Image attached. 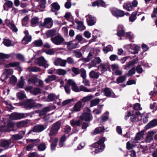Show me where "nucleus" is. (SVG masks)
I'll list each match as a JSON object with an SVG mask.
<instances>
[{"mask_svg": "<svg viewBox=\"0 0 157 157\" xmlns=\"http://www.w3.org/2000/svg\"><path fill=\"white\" fill-rule=\"evenodd\" d=\"M105 140V138L103 137L100 139L98 141L90 146L91 147L97 148L94 151L95 153H98L104 150L105 147V145L104 144Z\"/></svg>", "mask_w": 157, "mask_h": 157, "instance_id": "obj_1", "label": "nucleus"}, {"mask_svg": "<svg viewBox=\"0 0 157 157\" xmlns=\"http://www.w3.org/2000/svg\"><path fill=\"white\" fill-rule=\"evenodd\" d=\"M23 105L25 108H40L41 107L40 104H36L32 99H28L20 101V106Z\"/></svg>", "mask_w": 157, "mask_h": 157, "instance_id": "obj_2", "label": "nucleus"}, {"mask_svg": "<svg viewBox=\"0 0 157 157\" xmlns=\"http://www.w3.org/2000/svg\"><path fill=\"white\" fill-rule=\"evenodd\" d=\"M80 119L85 121H90L92 120L93 117L90 113V109H86L82 113Z\"/></svg>", "mask_w": 157, "mask_h": 157, "instance_id": "obj_3", "label": "nucleus"}, {"mask_svg": "<svg viewBox=\"0 0 157 157\" xmlns=\"http://www.w3.org/2000/svg\"><path fill=\"white\" fill-rule=\"evenodd\" d=\"M61 124V120H59L53 124L50 129L49 133V135H55L56 134L60 128Z\"/></svg>", "mask_w": 157, "mask_h": 157, "instance_id": "obj_4", "label": "nucleus"}, {"mask_svg": "<svg viewBox=\"0 0 157 157\" xmlns=\"http://www.w3.org/2000/svg\"><path fill=\"white\" fill-rule=\"evenodd\" d=\"M110 11L113 15L117 18L123 17L125 15L124 11L116 8L111 9Z\"/></svg>", "mask_w": 157, "mask_h": 157, "instance_id": "obj_5", "label": "nucleus"}, {"mask_svg": "<svg viewBox=\"0 0 157 157\" xmlns=\"http://www.w3.org/2000/svg\"><path fill=\"white\" fill-rule=\"evenodd\" d=\"M35 63L40 66L44 67L45 68L48 67V65L46 63L47 61L43 56L36 58L35 60Z\"/></svg>", "mask_w": 157, "mask_h": 157, "instance_id": "obj_6", "label": "nucleus"}, {"mask_svg": "<svg viewBox=\"0 0 157 157\" xmlns=\"http://www.w3.org/2000/svg\"><path fill=\"white\" fill-rule=\"evenodd\" d=\"M51 40L52 42L56 45L60 44L64 40V39L61 36L57 35L54 37H52Z\"/></svg>", "mask_w": 157, "mask_h": 157, "instance_id": "obj_7", "label": "nucleus"}, {"mask_svg": "<svg viewBox=\"0 0 157 157\" xmlns=\"http://www.w3.org/2000/svg\"><path fill=\"white\" fill-rule=\"evenodd\" d=\"M13 70L12 69H6L5 71L2 75L0 79L2 82H3L7 79L10 75H11L13 73Z\"/></svg>", "mask_w": 157, "mask_h": 157, "instance_id": "obj_8", "label": "nucleus"}, {"mask_svg": "<svg viewBox=\"0 0 157 157\" xmlns=\"http://www.w3.org/2000/svg\"><path fill=\"white\" fill-rule=\"evenodd\" d=\"M103 92L104 94L108 97L114 98L116 97L115 94L112 92V90L109 88L106 87L103 90Z\"/></svg>", "mask_w": 157, "mask_h": 157, "instance_id": "obj_9", "label": "nucleus"}, {"mask_svg": "<svg viewBox=\"0 0 157 157\" xmlns=\"http://www.w3.org/2000/svg\"><path fill=\"white\" fill-rule=\"evenodd\" d=\"M13 56L14 54L13 53L6 54L3 53H0V65L3 64L6 59L13 57Z\"/></svg>", "mask_w": 157, "mask_h": 157, "instance_id": "obj_10", "label": "nucleus"}, {"mask_svg": "<svg viewBox=\"0 0 157 157\" xmlns=\"http://www.w3.org/2000/svg\"><path fill=\"white\" fill-rule=\"evenodd\" d=\"M156 131H150L148 132L145 140L147 143H150L153 140V135L156 133Z\"/></svg>", "mask_w": 157, "mask_h": 157, "instance_id": "obj_11", "label": "nucleus"}, {"mask_svg": "<svg viewBox=\"0 0 157 157\" xmlns=\"http://www.w3.org/2000/svg\"><path fill=\"white\" fill-rule=\"evenodd\" d=\"M117 33L116 35L118 37H122L124 36L125 31L124 29V27L122 25H119L117 27Z\"/></svg>", "mask_w": 157, "mask_h": 157, "instance_id": "obj_12", "label": "nucleus"}, {"mask_svg": "<svg viewBox=\"0 0 157 157\" xmlns=\"http://www.w3.org/2000/svg\"><path fill=\"white\" fill-rule=\"evenodd\" d=\"M87 16L88 18L86 19V21L88 25L91 26L94 25L96 22V18L94 17H92L90 15H88Z\"/></svg>", "mask_w": 157, "mask_h": 157, "instance_id": "obj_13", "label": "nucleus"}, {"mask_svg": "<svg viewBox=\"0 0 157 157\" xmlns=\"http://www.w3.org/2000/svg\"><path fill=\"white\" fill-rule=\"evenodd\" d=\"M157 125V120L156 119H154L151 121L145 126V129L147 130L150 128L155 127Z\"/></svg>", "mask_w": 157, "mask_h": 157, "instance_id": "obj_14", "label": "nucleus"}, {"mask_svg": "<svg viewBox=\"0 0 157 157\" xmlns=\"http://www.w3.org/2000/svg\"><path fill=\"white\" fill-rule=\"evenodd\" d=\"M14 126V123L10 120L8 122L7 126L6 127H4L3 131H10L13 129V127Z\"/></svg>", "mask_w": 157, "mask_h": 157, "instance_id": "obj_15", "label": "nucleus"}, {"mask_svg": "<svg viewBox=\"0 0 157 157\" xmlns=\"http://www.w3.org/2000/svg\"><path fill=\"white\" fill-rule=\"evenodd\" d=\"M53 109H43L42 110H36L34 112L35 113L39 114V116L41 117L46 115L47 113Z\"/></svg>", "mask_w": 157, "mask_h": 157, "instance_id": "obj_16", "label": "nucleus"}, {"mask_svg": "<svg viewBox=\"0 0 157 157\" xmlns=\"http://www.w3.org/2000/svg\"><path fill=\"white\" fill-rule=\"evenodd\" d=\"M6 22L8 26L13 31L15 32H17V29L12 22H10L8 19L6 20Z\"/></svg>", "mask_w": 157, "mask_h": 157, "instance_id": "obj_17", "label": "nucleus"}, {"mask_svg": "<svg viewBox=\"0 0 157 157\" xmlns=\"http://www.w3.org/2000/svg\"><path fill=\"white\" fill-rule=\"evenodd\" d=\"M45 129L44 126L42 125L39 124L35 126L33 128V131L36 132H39Z\"/></svg>", "mask_w": 157, "mask_h": 157, "instance_id": "obj_18", "label": "nucleus"}, {"mask_svg": "<svg viewBox=\"0 0 157 157\" xmlns=\"http://www.w3.org/2000/svg\"><path fill=\"white\" fill-rule=\"evenodd\" d=\"M36 1L40 3L38 6V8L40 11H43L45 7L46 0H36Z\"/></svg>", "mask_w": 157, "mask_h": 157, "instance_id": "obj_19", "label": "nucleus"}, {"mask_svg": "<svg viewBox=\"0 0 157 157\" xmlns=\"http://www.w3.org/2000/svg\"><path fill=\"white\" fill-rule=\"evenodd\" d=\"M51 6L52 7L51 11L52 12H55V11H58L60 9V6L57 2L53 3Z\"/></svg>", "mask_w": 157, "mask_h": 157, "instance_id": "obj_20", "label": "nucleus"}, {"mask_svg": "<svg viewBox=\"0 0 157 157\" xmlns=\"http://www.w3.org/2000/svg\"><path fill=\"white\" fill-rule=\"evenodd\" d=\"M126 77L127 75H124L120 76L117 78L116 81H113V82L118 84L122 83L126 80Z\"/></svg>", "mask_w": 157, "mask_h": 157, "instance_id": "obj_21", "label": "nucleus"}, {"mask_svg": "<svg viewBox=\"0 0 157 157\" xmlns=\"http://www.w3.org/2000/svg\"><path fill=\"white\" fill-rule=\"evenodd\" d=\"M11 144V141L10 140H2L1 141L2 146L6 148H8L9 147H12V146H10Z\"/></svg>", "mask_w": 157, "mask_h": 157, "instance_id": "obj_22", "label": "nucleus"}, {"mask_svg": "<svg viewBox=\"0 0 157 157\" xmlns=\"http://www.w3.org/2000/svg\"><path fill=\"white\" fill-rule=\"evenodd\" d=\"M32 40V37L31 36H25L21 40V43L22 44L25 45L27 44L29 42H30Z\"/></svg>", "mask_w": 157, "mask_h": 157, "instance_id": "obj_23", "label": "nucleus"}, {"mask_svg": "<svg viewBox=\"0 0 157 157\" xmlns=\"http://www.w3.org/2000/svg\"><path fill=\"white\" fill-rule=\"evenodd\" d=\"M123 7L124 9L126 10L127 11H130L133 10V7L131 5V3L130 2H127L126 3H124L123 5Z\"/></svg>", "mask_w": 157, "mask_h": 157, "instance_id": "obj_24", "label": "nucleus"}, {"mask_svg": "<svg viewBox=\"0 0 157 157\" xmlns=\"http://www.w3.org/2000/svg\"><path fill=\"white\" fill-rule=\"evenodd\" d=\"M44 23L46 24V27L50 28L52 25V23H51L52 18H46L44 19Z\"/></svg>", "mask_w": 157, "mask_h": 157, "instance_id": "obj_25", "label": "nucleus"}, {"mask_svg": "<svg viewBox=\"0 0 157 157\" xmlns=\"http://www.w3.org/2000/svg\"><path fill=\"white\" fill-rule=\"evenodd\" d=\"M70 123L71 126L72 127H74L75 125L80 126L82 123L80 120H76L73 119L71 120Z\"/></svg>", "mask_w": 157, "mask_h": 157, "instance_id": "obj_26", "label": "nucleus"}, {"mask_svg": "<svg viewBox=\"0 0 157 157\" xmlns=\"http://www.w3.org/2000/svg\"><path fill=\"white\" fill-rule=\"evenodd\" d=\"M105 129L104 127H97L95 128L93 132H92V133L94 135H96L97 134L100 133L101 132H104L105 131Z\"/></svg>", "mask_w": 157, "mask_h": 157, "instance_id": "obj_27", "label": "nucleus"}, {"mask_svg": "<svg viewBox=\"0 0 157 157\" xmlns=\"http://www.w3.org/2000/svg\"><path fill=\"white\" fill-rule=\"evenodd\" d=\"M58 141V139L56 137L53 140L51 144V149L52 151H54L55 150Z\"/></svg>", "mask_w": 157, "mask_h": 157, "instance_id": "obj_28", "label": "nucleus"}, {"mask_svg": "<svg viewBox=\"0 0 157 157\" xmlns=\"http://www.w3.org/2000/svg\"><path fill=\"white\" fill-rule=\"evenodd\" d=\"M27 141H29L32 143V144L33 145L34 147V146H37L39 144L40 140L39 139H27Z\"/></svg>", "mask_w": 157, "mask_h": 157, "instance_id": "obj_29", "label": "nucleus"}, {"mask_svg": "<svg viewBox=\"0 0 157 157\" xmlns=\"http://www.w3.org/2000/svg\"><path fill=\"white\" fill-rule=\"evenodd\" d=\"M56 79V75H49L48 78L45 80V81L46 83H49L51 81L55 80Z\"/></svg>", "mask_w": 157, "mask_h": 157, "instance_id": "obj_30", "label": "nucleus"}, {"mask_svg": "<svg viewBox=\"0 0 157 157\" xmlns=\"http://www.w3.org/2000/svg\"><path fill=\"white\" fill-rule=\"evenodd\" d=\"M35 114L34 112H32L28 113H20V119L25 118L28 116H30V117H32V115Z\"/></svg>", "mask_w": 157, "mask_h": 157, "instance_id": "obj_31", "label": "nucleus"}, {"mask_svg": "<svg viewBox=\"0 0 157 157\" xmlns=\"http://www.w3.org/2000/svg\"><path fill=\"white\" fill-rule=\"evenodd\" d=\"M19 65V63L17 62H14L13 63H10L8 64H6L5 66L6 68H9L11 67H14L18 66Z\"/></svg>", "mask_w": 157, "mask_h": 157, "instance_id": "obj_32", "label": "nucleus"}, {"mask_svg": "<svg viewBox=\"0 0 157 157\" xmlns=\"http://www.w3.org/2000/svg\"><path fill=\"white\" fill-rule=\"evenodd\" d=\"M137 12L136 11L132 12L131 16L129 17V19L130 21L133 22L136 19V16L137 15Z\"/></svg>", "mask_w": 157, "mask_h": 157, "instance_id": "obj_33", "label": "nucleus"}, {"mask_svg": "<svg viewBox=\"0 0 157 157\" xmlns=\"http://www.w3.org/2000/svg\"><path fill=\"white\" fill-rule=\"evenodd\" d=\"M46 145L44 143L39 144L37 146V149L39 151H44L46 149Z\"/></svg>", "mask_w": 157, "mask_h": 157, "instance_id": "obj_34", "label": "nucleus"}, {"mask_svg": "<svg viewBox=\"0 0 157 157\" xmlns=\"http://www.w3.org/2000/svg\"><path fill=\"white\" fill-rule=\"evenodd\" d=\"M90 77L91 78H98L99 76L98 74L93 70L91 71L89 73Z\"/></svg>", "mask_w": 157, "mask_h": 157, "instance_id": "obj_35", "label": "nucleus"}, {"mask_svg": "<svg viewBox=\"0 0 157 157\" xmlns=\"http://www.w3.org/2000/svg\"><path fill=\"white\" fill-rule=\"evenodd\" d=\"M144 135V131H142L141 132H138L136 136V139L137 140H140L143 137Z\"/></svg>", "mask_w": 157, "mask_h": 157, "instance_id": "obj_36", "label": "nucleus"}, {"mask_svg": "<svg viewBox=\"0 0 157 157\" xmlns=\"http://www.w3.org/2000/svg\"><path fill=\"white\" fill-rule=\"evenodd\" d=\"M100 100L99 99L96 98L90 101V107H92L97 105L99 102Z\"/></svg>", "mask_w": 157, "mask_h": 157, "instance_id": "obj_37", "label": "nucleus"}, {"mask_svg": "<svg viewBox=\"0 0 157 157\" xmlns=\"http://www.w3.org/2000/svg\"><path fill=\"white\" fill-rule=\"evenodd\" d=\"M33 44L35 45L36 47H40L43 44V43L41 39L35 40L33 42Z\"/></svg>", "mask_w": 157, "mask_h": 157, "instance_id": "obj_38", "label": "nucleus"}, {"mask_svg": "<svg viewBox=\"0 0 157 157\" xmlns=\"http://www.w3.org/2000/svg\"><path fill=\"white\" fill-rule=\"evenodd\" d=\"M100 67L101 68V71L102 73H104L108 70L110 69V68L109 67H106V65L104 64L101 63L100 65Z\"/></svg>", "mask_w": 157, "mask_h": 157, "instance_id": "obj_39", "label": "nucleus"}, {"mask_svg": "<svg viewBox=\"0 0 157 157\" xmlns=\"http://www.w3.org/2000/svg\"><path fill=\"white\" fill-rule=\"evenodd\" d=\"M10 119L12 120H17L20 118V114L16 113H12L10 117Z\"/></svg>", "mask_w": 157, "mask_h": 157, "instance_id": "obj_40", "label": "nucleus"}, {"mask_svg": "<svg viewBox=\"0 0 157 157\" xmlns=\"http://www.w3.org/2000/svg\"><path fill=\"white\" fill-rule=\"evenodd\" d=\"M135 68L133 67L128 72L125 74V75H127V76H131L133 75L135 73Z\"/></svg>", "mask_w": 157, "mask_h": 157, "instance_id": "obj_41", "label": "nucleus"}, {"mask_svg": "<svg viewBox=\"0 0 157 157\" xmlns=\"http://www.w3.org/2000/svg\"><path fill=\"white\" fill-rule=\"evenodd\" d=\"M101 62V60L99 57H96L92 61V64L94 66L96 65L97 64Z\"/></svg>", "mask_w": 157, "mask_h": 157, "instance_id": "obj_42", "label": "nucleus"}, {"mask_svg": "<svg viewBox=\"0 0 157 157\" xmlns=\"http://www.w3.org/2000/svg\"><path fill=\"white\" fill-rule=\"evenodd\" d=\"M80 71L81 73V76L82 78L84 79L86 78V71L85 70L84 68H82L80 69Z\"/></svg>", "mask_w": 157, "mask_h": 157, "instance_id": "obj_43", "label": "nucleus"}, {"mask_svg": "<svg viewBox=\"0 0 157 157\" xmlns=\"http://www.w3.org/2000/svg\"><path fill=\"white\" fill-rule=\"evenodd\" d=\"M29 71L33 72H37L40 71V68L37 67H29L28 68Z\"/></svg>", "mask_w": 157, "mask_h": 157, "instance_id": "obj_44", "label": "nucleus"}, {"mask_svg": "<svg viewBox=\"0 0 157 157\" xmlns=\"http://www.w3.org/2000/svg\"><path fill=\"white\" fill-rule=\"evenodd\" d=\"M93 96L92 95H88L87 96L84 97L81 99V100L83 102H87L92 99Z\"/></svg>", "mask_w": 157, "mask_h": 157, "instance_id": "obj_45", "label": "nucleus"}, {"mask_svg": "<svg viewBox=\"0 0 157 157\" xmlns=\"http://www.w3.org/2000/svg\"><path fill=\"white\" fill-rule=\"evenodd\" d=\"M31 92L35 95H36L41 93V90L39 88H35L33 90L31 91Z\"/></svg>", "mask_w": 157, "mask_h": 157, "instance_id": "obj_46", "label": "nucleus"}, {"mask_svg": "<svg viewBox=\"0 0 157 157\" xmlns=\"http://www.w3.org/2000/svg\"><path fill=\"white\" fill-rule=\"evenodd\" d=\"M28 81L29 84H35L37 82V78L35 77L31 78L28 79Z\"/></svg>", "mask_w": 157, "mask_h": 157, "instance_id": "obj_47", "label": "nucleus"}, {"mask_svg": "<svg viewBox=\"0 0 157 157\" xmlns=\"http://www.w3.org/2000/svg\"><path fill=\"white\" fill-rule=\"evenodd\" d=\"M3 43L5 46L7 47H9L12 45L11 41L9 39H4Z\"/></svg>", "mask_w": 157, "mask_h": 157, "instance_id": "obj_48", "label": "nucleus"}, {"mask_svg": "<svg viewBox=\"0 0 157 157\" xmlns=\"http://www.w3.org/2000/svg\"><path fill=\"white\" fill-rule=\"evenodd\" d=\"M55 32V30L53 29L47 31L46 33V34L48 36H53L54 35Z\"/></svg>", "mask_w": 157, "mask_h": 157, "instance_id": "obj_49", "label": "nucleus"}, {"mask_svg": "<svg viewBox=\"0 0 157 157\" xmlns=\"http://www.w3.org/2000/svg\"><path fill=\"white\" fill-rule=\"evenodd\" d=\"M57 74L59 75H64L66 73V71L63 69H59L56 71Z\"/></svg>", "mask_w": 157, "mask_h": 157, "instance_id": "obj_50", "label": "nucleus"}, {"mask_svg": "<svg viewBox=\"0 0 157 157\" xmlns=\"http://www.w3.org/2000/svg\"><path fill=\"white\" fill-rule=\"evenodd\" d=\"M29 19V17L28 16H25L22 20L21 22L22 25L23 26H26L28 21Z\"/></svg>", "mask_w": 157, "mask_h": 157, "instance_id": "obj_51", "label": "nucleus"}, {"mask_svg": "<svg viewBox=\"0 0 157 157\" xmlns=\"http://www.w3.org/2000/svg\"><path fill=\"white\" fill-rule=\"evenodd\" d=\"M105 114L106 116H103L101 117V123L103 122H105L108 120L109 119L108 115H109V112H106L105 113Z\"/></svg>", "mask_w": 157, "mask_h": 157, "instance_id": "obj_52", "label": "nucleus"}, {"mask_svg": "<svg viewBox=\"0 0 157 157\" xmlns=\"http://www.w3.org/2000/svg\"><path fill=\"white\" fill-rule=\"evenodd\" d=\"M39 19L36 17L33 18L31 20V24L33 26H34L38 22Z\"/></svg>", "mask_w": 157, "mask_h": 157, "instance_id": "obj_53", "label": "nucleus"}, {"mask_svg": "<svg viewBox=\"0 0 157 157\" xmlns=\"http://www.w3.org/2000/svg\"><path fill=\"white\" fill-rule=\"evenodd\" d=\"M56 98V95L54 94H51L48 95V99L49 101H52L55 100Z\"/></svg>", "mask_w": 157, "mask_h": 157, "instance_id": "obj_54", "label": "nucleus"}, {"mask_svg": "<svg viewBox=\"0 0 157 157\" xmlns=\"http://www.w3.org/2000/svg\"><path fill=\"white\" fill-rule=\"evenodd\" d=\"M82 36L79 34L77 35L75 37V42H78V43L82 40Z\"/></svg>", "mask_w": 157, "mask_h": 157, "instance_id": "obj_55", "label": "nucleus"}, {"mask_svg": "<svg viewBox=\"0 0 157 157\" xmlns=\"http://www.w3.org/2000/svg\"><path fill=\"white\" fill-rule=\"evenodd\" d=\"M81 91L86 92H89L90 91V89H87L83 86H79V91Z\"/></svg>", "mask_w": 157, "mask_h": 157, "instance_id": "obj_56", "label": "nucleus"}, {"mask_svg": "<svg viewBox=\"0 0 157 157\" xmlns=\"http://www.w3.org/2000/svg\"><path fill=\"white\" fill-rule=\"evenodd\" d=\"M78 44V42H77L76 41L75 42V43H72L70 47V50L75 49V48H78L79 47Z\"/></svg>", "mask_w": 157, "mask_h": 157, "instance_id": "obj_57", "label": "nucleus"}, {"mask_svg": "<svg viewBox=\"0 0 157 157\" xmlns=\"http://www.w3.org/2000/svg\"><path fill=\"white\" fill-rule=\"evenodd\" d=\"M6 5L8 6L9 7H11L13 5V3L12 2L10 1H8L6 2L5 4H4L3 6L5 10H7L8 9H6L5 7V6Z\"/></svg>", "mask_w": 157, "mask_h": 157, "instance_id": "obj_58", "label": "nucleus"}, {"mask_svg": "<svg viewBox=\"0 0 157 157\" xmlns=\"http://www.w3.org/2000/svg\"><path fill=\"white\" fill-rule=\"evenodd\" d=\"M72 71L75 75H78L80 74V70L78 68L73 67L72 68Z\"/></svg>", "mask_w": 157, "mask_h": 157, "instance_id": "obj_59", "label": "nucleus"}, {"mask_svg": "<svg viewBox=\"0 0 157 157\" xmlns=\"http://www.w3.org/2000/svg\"><path fill=\"white\" fill-rule=\"evenodd\" d=\"M136 70L137 72L138 73H141L143 71V69L140 65H138L136 67Z\"/></svg>", "mask_w": 157, "mask_h": 157, "instance_id": "obj_60", "label": "nucleus"}, {"mask_svg": "<svg viewBox=\"0 0 157 157\" xmlns=\"http://www.w3.org/2000/svg\"><path fill=\"white\" fill-rule=\"evenodd\" d=\"M65 91L67 94H70L71 92V90L69 86L66 84L64 86Z\"/></svg>", "mask_w": 157, "mask_h": 157, "instance_id": "obj_61", "label": "nucleus"}, {"mask_svg": "<svg viewBox=\"0 0 157 157\" xmlns=\"http://www.w3.org/2000/svg\"><path fill=\"white\" fill-rule=\"evenodd\" d=\"M73 101V99H68L67 100H65L63 101L62 103V106H64L66 105L69 103H71V102Z\"/></svg>", "mask_w": 157, "mask_h": 157, "instance_id": "obj_62", "label": "nucleus"}, {"mask_svg": "<svg viewBox=\"0 0 157 157\" xmlns=\"http://www.w3.org/2000/svg\"><path fill=\"white\" fill-rule=\"evenodd\" d=\"M82 102L81 101H78L75 105L73 108H81L82 107Z\"/></svg>", "mask_w": 157, "mask_h": 157, "instance_id": "obj_63", "label": "nucleus"}, {"mask_svg": "<svg viewBox=\"0 0 157 157\" xmlns=\"http://www.w3.org/2000/svg\"><path fill=\"white\" fill-rule=\"evenodd\" d=\"M28 120L20 121V127L26 126L28 124Z\"/></svg>", "mask_w": 157, "mask_h": 157, "instance_id": "obj_64", "label": "nucleus"}]
</instances>
